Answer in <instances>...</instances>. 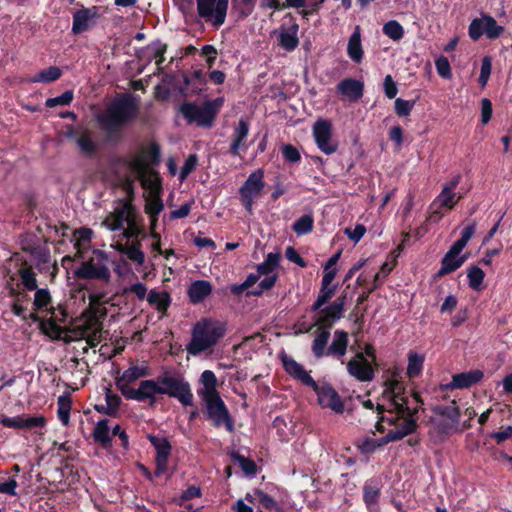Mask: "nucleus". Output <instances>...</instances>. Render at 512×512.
<instances>
[{
	"label": "nucleus",
	"mask_w": 512,
	"mask_h": 512,
	"mask_svg": "<svg viewBox=\"0 0 512 512\" xmlns=\"http://www.w3.org/2000/svg\"><path fill=\"white\" fill-rule=\"evenodd\" d=\"M381 401L382 403L377 404V410L380 413L385 411L386 414H382L379 418L377 428L382 432L387 431V433L384 440L378 444L374 440L366 441L364 449L367 452L373 451L376 446L383 443L402 439L416 428L413 415L418 410V397L415 395L412 399L416 402V406H410L400 367L393 366L385 372Z\"/></svg>",
	"instance_id": "nucleus-1"
},
{
	"label": "nucleus",
	"mask_w": 512,
	"mask_h": 512,
	"mask_svg": "<svg viewBox=\"0 0 512 512\" xmlns=\"http://www.w3.org/2000/svg\"><path fill=\"white\" fill-rule=\"evenodd\" d=\"M158 155L157 147H150L134 152L120 160L121 168L127 174L124 180V189L128 196L134 193V183L139 180L145 189V213L149 216L150 222L156 225L158 215L164 208L160 197L162 192L161 178L159 174L151 168V164Z\"/></svg>",
	"instance_id": "nucleus-2"
},
{
	"label": "nucleus",
	"mask_w": 512,
	"mask_h": 512,
	"mask_svg": "<svg viewBox=\"0 0 512 512\" xmlns=\"http://www.w3.org/2000/svg\"><path fill=\"white\" fill-rule=\"evenodd\" d=\"M102 226L112 232H121L123 238L127 240L125 243L112 244L113 249L126 255L138 266L144 264L145 254L142 250V243L137 239L142 233V226L136 208L132 204L131 196H128V199L116 206L104 218Z\"/></svg>",
	"instance_id": "nucleus-3"
},
{
	"label": "nucleus",
	"mask_w": 512,
	"mask_h": 512,
	"mask_svg": "<svg viewBox=\"0 0 512 512\" xmlns=\"http://www.w3.org/2000/svg\"><path fill=\"white\" fill-rule=\"evenodd\" d=\"M197 394L206 409L208 418L216 427L224 425L228 431H233V422L229 411L217 391V377L211 370L202 372Z\"/></svg>",
	"instance_id": "nucleus-4"
},
{
	"label": "nucleus",
	"mask_w": 512,
	"mask_h": 512,
	"mask_svg": "<svg viewBox=\"0 0 512 512\" xmlns=\"http://www.w3.org/2000/svg\"><path fill=\"white\" fill-rule=\"evenodd\" d=\"M105 308L95 297H90L89 307L80 317L74 320L69 330L70 341L85 339L91 347L97 346L102 341V322Z\"/></svg>",
	"instance_id": "nucleus-5"
},
{
	"label": "nucleus",
	"mask_w": 512,
	"mask_h": 512,
	"mask_svg": "<svg viewBox=\"0 0 512 512\" xmlns=\"http://www.w3.org/2000/svg\"><path fill=\"white\" fill-rule=\"evenodd\" d=\"M225 325L212 319L198 321L192 329V337L187 345V352L191 355L211 349L225 335Z\"/></svg>",
	"instance_id": "nucleus-6"
},
{
	"label": "nucleus",
	"mask_w": 512,
	"mask_h": 512,
	"mask_svg": "<svg viewBox=\"0 0 512 512\" xmlns=\"http://www.w3.org/2000/svg\"><path fill=\"white\" fill-rule=\"evenodd\" d=\"M136 114V107L129 98H119L111 102L107 109L98 114L100 127L112 133L127 123Z\"/></svg>",
	"instance_id": "nucleus-7"
},
{
	"label": "nucleus",
	"mask_w": 512,
	"mask_h": 512,
	"mask_svg": "<svg viewBox=\"0 0 512 512\" xmlns=\"http://www.w3.org/2000/svg\"><path fill=\"white\" fill-rule=\"evenodd\" d=\"M160 394L177 399L183 406L193 405L190 383L179 373L165 372L158 376Z\"/></svg>",
	"instance_id": "nucleus-8"
},
{
	"label": "nucleus",
	"mask_w": 512,
	"mask_h": 512,
	"mask_svg": "<svg viewBox=\"0 0 512 512\" xmlns=\"http://www.w3.org/2000/svg\"><path fill=\"white\" fill-rule=\"evenodd\" d=\"M461 176H454L449 182L445 183L439 195L429 206V219L433 222H439L442 217L451 211L460 200L461 196L455 193L460 183Z\"/></svg>",
	"instance_id": "nucleus-9"
},
{
	"label": "nucleus",
	"mask_w": 512,
	"mask_h": 512,
	"mask_svg": "<svg viewBox=\"0 0 512 512\" xmlns=\"http://www.w3.org/2000/svg\"><path fill=\"white\" fill-rule=\"evenodd\" d=\"M96 257L83 261L75 270L76 277L80 279H95L108 283L111 279V272L105 263V254L97 251Z\"/></svg>",
	"instance_id": "nucleus-10"
},
{
	"label": "nucleus",
	"mask_w": 512,
	"mask_h": 512,
	"mask_svg": "<svg viewBox=\"0 0 512 512\" xmlns=\"http://www.w3.org/2000/svg\"><path fill=\"white\" fill-rule=\"evenodd\" d=\"M216 102H205L203 105L185 103L180 107V112L188 123H196L198 126L210 127L216 115Z\"/></svg>",
	"instance_id": "nucleus-11"
},
{
	"label": "nucleus",
	"mask_w": 512,
	"mask_h": 512,
	"mask_svg": "<svg viewBox=\"0 0 512 512\" xmlns=\"http://www.w3.org/2000/svg\"><path fill=\"white\" fill-rule=\"evenodd\" d=\"M0 424L7 428L24 429L35 435L43 436L47 425V420L43 415L22 414L14 417L3 416L0 418Z\"/></svg>",
	"instance_id": "nucleus-12"
},
{
	"label": "nucleus",
	"mask_w": 512,
	"mask_h": 512,
	"mask_svg": "<svg viewBox=\"0 0 512 512\" xmlns=\"http://www.w3.org/2000/svg\"><path fill=\"white\" fill-rule=\"evenodd\" d=\"M198 15L215 28L225 22L228 0H196Z\"/></svg>",
	"instance_id": "nucleus-13"
},
{
	"label": "nucleus",
	"mask_w": 512,
	"mask_h": 512,
	"mask_svg": "<svg viewBox=\"0 0 512 512\" xmlns=\"http://www.w3.org/2000/svg\"><path fill=\"white\" fill-rule=\"evenodd\" d=\"M504 31V26L499 25L490 15H482L479 18L473 19L468 28V34L474 41L482 36H486L490 40L497 39Z\"/></svg>",
	"instance_id": "nucleus-14"
},
{
	"label": "nucleus",
	"mask_w": 512,
	"mask_h": 512,
	"mask_svg": "<svg viewBox=\"0 0 512 512\" xmlns=\"http://www.w3.org/2000/svg\"><path fill=\"white\" fill-rule=\"evenodd\" d=\"M263 177V171L256 170L248 176L247 180L240 188L239 193L242 204L249 213H252L255 199L261 196V192L264 188Z\"/></svg>",
	"instance_id": "nucleus-15"
},
{
	"label": "nucleus",
	"mask_w": 512,
	"mask_h": 512,
	"mask_svg": "<svg viewBox=\"0 0 512 512\" xmlns=\"http://www.w3.org/2000/svg\"><path fill=\"white\" fill-rule=\"evenodd\" d=\"M313 137L317 147L326 155L336 152L338 144L332 139V124L329 120L319 119L313 125Z\"/></svg>",
	"instance_id": "nucleus-16"
},
{
	"label": "nucleus",
	"mask_w": 512,
	"mask_h": 512,
	"mask_svg": "<svg viewBox=\"0 0 512 512\" xmlns=\"http://www.w3.org/2000/svg\"><path fill=\"white\" fill-rule=\"evenodd\" d=\"M313 390L317 394L318 403L323 408H330L335 413H343L344 405L343 402L336 392V390L328 385L322 384L319 385L315 382V385L312 386Z\"/></svg>",
	"instance_id": "nucleus-17"
},
{
	"label": "nucleus",
	"mask_w": 512,
	"mask_h": 512,
	"mask_svg": "<svg viewBox=\"0 0 512 512\" xmlns=\"http://www.w3.org/2000/svg\"><path fill=\"white\" fill-rule=\"evenodd\" d=\"M348 373L361 382H369L374 378V368L371 361L364 357L362 352H357L347 363Z\"/></svg>",
	"instance_id": "nucleus-18"
},
{
	"label": "nucleus",
	"mask_w": 512,
	"mask_h": 512,
	"mask_svg": "<svg viewBox=\"0 0 512 512\" xmlns=\"http://www.w3.org/2000/svg\"><path fill=\"white\" fill-rule=\"evenodd\" d=\"M344 311V300L337 299L329 306L319 309L313 326L319 329L328 330L332 324L342 317Z\"/></svg>",
	"instance_id": "nucleus-19"
},
{
	"label": "nucleus",
	"mask_w": 512,
	"mask_h": 512,
	"mask_svg": "<svg viewBox=\"0 0 512 512\" xmlns=\"http://www.w3.org/2000/svg\"><path fill=\"white\" fill-rule=\"evenodd\" d=\"M148 438L150 443L156 449V469L154 475L158 477L164 474L167 470V462L171 453V445L164 437L150 435Z\"/></svg>",
	"instance_id": "nucleus-20"
},
{
	"label": "nucleus",
	"mask_w": 512,
	"mask_h": 512,
	"mask_svg": "<svg viewBox=\"0 0 512 512\" xmlns=\"http://www.w3.org/2000/svg\"><path fill=\"white\" fill-rule=\"evenodd\" d=\"M98 9L93 6L77 10L73 14L72 32L75 35L88 31L96 23Z\"/></svg>",
	"instance_id": "nucleus-21"
},
{
	"label": "nucleus",
	"mask_w": 512,
	"mask_h": 512,
	"mask_svg": "<svg viewBox=\"0 0 512 512\" xmlns=\"http://www.w3.org/2000/svg\"><path fill=\"white\" fill-rule=\"evenodd\" d=\"M282 363L285 371L294 379L298 380L305 386L312 387L315 385L314 379L310 373L297 361L288 355L282 356Z\"/></svg>",
	"instance_id": "nucleus-22"
},
{
	"label": "nucleus",
	"mask_w": 512,
	"mask_h": 512,
	"mask_svg": "<svg viewBox=\"0 0 512 512\" xmlns=\"http://www.w3.org/2000/svg\"><path fill=\"white\" fill-rule=\"evenodd\" d=\"M462 250L455 246H451L441 261V267L438 276L449 274L460 268L466 261V257L461 255Z\"/></svg>",
	"instance_id": "nucleus-23"
},
{
	"label": "nucleus",
	"mask_w": 512,
	"mask_h": 512,
	"mask_svg": "<svg viewBox=\"0 0 512 512\" xmlns=\"http://www.w3.org/2000/svg\"><path fill=\"white\" fill-rule=\"evenodd\" d=\"M363 90V82L353 78H345L337 85V92L348 101L359 100L363 95Z\"/></svg>",
	"instance_id": "nucleus-24"
},
{
	"label": "nucleus",
	"mask_w": 512,
	"mask_h": 512,
	"mask_svg": "<svg viewBox=\"0 0 512 512\" xmlns=\"http://www.w3.org/2000/svg\"><path fill=\"white\" fill-rule=\"evenodd\" d=\"M249 133V124L246 120L240 119L238 125L233 132V140L230 146V154L233 156L239 155L240 151H246L247 146L245 141Z\"/></svg>",
	"instance_id": "nucleus-25"
},
{
	"label": "nucleus",
	"mask_w": 512,
	"mask_h": 512,
	"mask_svg": "<svg viewBox=\"0 0 512 512\" xmlns=\"http://www.w3.org/2000/svg\"><path fill=\"white\" fill-rule=\"evenodd\" d=\"M483 378V372L480 370H470L467 372L455 374L451 382L447 385L450 389H464L476 384Z\"/></svg>",
	"instance_id": "nucleus-26"
},
{
	"label": "nucleus",
	"mask_w": 512,
	"mask_h": 512,
	"mask_svg": "<svg viewBox=\"0 0 512 512\" xmlns=\"http://www.w3.org/2000/svg\"><path fill=\"white\" fill-rule=\"evenodd\" d=\"M349 339L348 334L342 330H336L333 334V340L328 346V356H333L341 359V363L344 364L342 359L347 352Z\"/></svg>",
	"instance_id": "nucleus-27"
},
{
	"label": "nucleus",
	"mask_w": 512,
	"mask_h": 512,
	"mask_svg": "<svg viewBox=\"0 0 512 512\" xmlns=\"http://www.w3.org/2000/svg\"><path fill=\"white\" fill-rule=\"evenodd\" d=\"M380 495V485L375 479L366 481L363 488V497L365 504L370 512H379L378 499Z\"/></svg>",
	"instance_id": "nucleus-28"
},
{
	"label": "nucleus",
	"mask_w": 512,
	"mask_h": 512,
	"mask_svg": "<svg viewBox=\"0 0 512 512\" xmlns=\"http://www.w3.org/2000/svg\"><path fill=\"white\" fill-rule=\"evenodd\" d=\"M93 231L90 228L82 227L73 233L74 248L76 250L74 260L83 258V253L89 248Z\"/></svg>",
	"instance_id": "nucleus-29"
},
{
	"label": "nucleus",
	"mask_w": 512,
	"mask_h": 512,
	"mask_svg": "<svg viewBox=\"0 0 512 512\" xmlns=\"http://www.w3.org/2000/svg\"><path fill=\"white\" fill-rule=\"evenodd\" d=\"M212 285L206 280H196L188 287V297L193 304L202 302L212 293Z\"/></svg>",
	"instance_id": "nucleus-30"
},
{
	"label": "nucleus",
	"mask_w": 512,
	"mask_h": 512,
	"mask_svg": "<svg viewBox=\"0 0 512 512\" xmlns=\"http://www.w3.org/2000/svg\"><path fill=\"white\" fill-rule=\"evenodd\" d=\"M150 375L147 362L132 363L120 376L121 382H134L137 379Z\"/></svg>",
	"instance_id": "nucleus-31"
},
{
	"label": "nucleus",
	"mask_w": 512,
	"mask_h": 512,
	"mask_svg": "<svg viewBox=\"0 0 512 512\" xmlns=\"http://www.w3.org/2000/svg\"><path fill=\"white\" fill-rule=\"evenodd\" d=\"M298 29L299 26L297 24H293L290 28L280 31L278 40L281 48L286 51H292L298 46Z\"/></svg>",
	"instance_id": "nucleus-32"
},
{
	"label": "nucleus",
	"mask_w": 512,
	"mask_h": 512,
	"mask_svg": "<svg viewBox=\"0 0 512 512\" xmlns=\"http://www.w3.org/2000/svg\"><path fill=\"white\" fill-rule=\"evenodd\" d=\"M347 54L356 63H360L363 59V49L361 44L360 28L357 26L351 34L348 45Z\"/></svg>",
	"instance_id": "nucleus-33"
},
{
	"label": "nucleus",
	"mask_w": 512,
	"mask_h": 512,
	"mask_svg": "<svg viewBox=\"0 0 512 512\" xmlns=\"http://www.w3.org/2000/svg\"><path fill=\"white\" fill-rule=\"evenodd\" d=\"M139 392L141 397V402L150 401V403L155 402V396L160 394V386L158 382V378L156 380H143L139 384Z\"/></svg>",
	"instance_id": "nucleus-34"
},
{
	"label": "nucleus",
	"mask_w": 512,
	"mask_h": 512,
	"mask_svg": "<svg viewBox=\"0 0 512 512\" xmlns=\"http://www.w3.org/2000/svg\"><path fill=\"white\" fill-rule=\"evenodd\" d=\"M62 75L60 68L51 66L47 69L41 70L37 74L28 77L26 82L28 83H50L58 80Z\"/></svg>",
	"instance_id": "nucleus-35"
},
{
	"label": "nucleus",
	"mask_w": 512,
	"mask_h": 512,
	"mask_svg": "<svg viewBox=\"0 0 512 512\" xmlns=\"http://www.w3.org/2000/svg\"><path fill=\"white\" fill-rule=\"evenodd\" d=\"M316 335L312 343V352L316 358L328 356V340L330 338L329 330H322Z\"/></svg>",
	"instance_id": "nucleus-36"
},
{
	"label": "nucleus",
	"mask_w": 512,
	"mask_h": 512,
	"mask_svg": "<svg viewBox=\"0 0 512 512\" xmlns=\"http://www.w3.org/2000/svg\"><path fill=\"white\" fill-rule=\"evenodd\" d=\"M93 438L95 442L100 443L103 447H108L111 444V433L108 425V420L103 419L97 422L93 430Z\"/></svg>",
	"instance_id": "nucleus-37"
},
{
	"label": "nucleus",
	"mask_w": 512,
	"mask_h": 512,
	"mask_svg": "<svg viewBox=\"0 0 512 512\" xmlns=\"http://www.w3.org/2000/svg\"><path fill=\"white\" fill-rule=\"evenodd\" d=\"M408 358V365L406 369V374L409 378H416L418 377L422 370L424 365V356L420 355L414 351H410L407 355Z\"/></svg>",
	"instance_id": "nucleus-38"
},
{
	"label": "nucleus",
	"mask_w": 512,
	"mask_h": 512,
	"mask_svg": "<svg viewBox=\"0 0 512 512\" xmlns=\"http://www.w3.org/2000/svg\"><path fill=\"white\" fill-rule=\"evenodd\" d=\"M147 301L159 312L165 313L170 304V296L167 292L151 290L147 295Z\"/></svg>",
	"instance_id": "nucleus-39"
},
{
	"label": "nucleus",
	"mask_w": 512,
	"mask_h": 512,
	"mask_svg": "<svg viewBox=\"0 0 512 512\" xmlns=\"http://www.w3.org/2000/svg\"><path fill=\"white\" fill-rule=\"evenodd\" d=\"M382 31L389 39L398 42L405 34L403 26L396 20H390L383 25Z\"/></svg>",
	"instance_id": "nucleus-40"
},
{
	"label": "nucleus",
	"mask_w": 512,
	"mask_h": 512,
	"mask_svg": "<svg viewBox=\"0 0 512 512\" xmlns=\"http://www.w3.org/2000/svg\"><path fill=\"white\" fill-rule=\"evenodd\" d=\"M281 255L279 253H269L265 260L257 266L260 275L274 274L273 271L279 265Z\"/></svg>",
	"instance_id": "nucleus-41"
},
{
	"label": "nucleus",
	"mask_w": 512,
	"mask_h": 512,
	"mask_svg": "<svg viewBox=\"0 0 512 512\" xmlns=\"http://www.w3.org/2000/svg\"><path fill=\"white\" fill-rule=\"evenodd\" d=\"M57 415L60 422L67 426L70 420L71 401L68 397L61 396L57 401Z\"/></svg>",
	"instance_id": "nucleus-42"
},
{
	"label": "nucleus",
	"mask_w": 512,
	"mask_h": 512,
	"mask_svg": "<svg viewBox=\"0 0 512 512\" xmlns=\"http://www.w3.org/2000/svg\"><path fill=\"white\" fill-rule=\"evenodd\" d=\"M467 277L469 280V286L473 290L479 291L482 288L485 273L481 268L477 266L470 267L467 271Z\"/></svg>",
	"instance_id": "nucleus-43"
},
{
	"label": "nucleus",
	"mask_w": 512,
	"mask_h": 512,
	"mask_svg": "<svg viewBox=\"0 0 512 512\" xmlns=\"http://www.w3.org/2000/svg\"><path fill=\"white\" fill-rule=\"evenodd\" d=\"M335 289H336L335 286L329 287V286L321 285V289L319 291L317 299L315 300V302L313 303V305L311 307V310L313 312L318 311L324 304H326L331 299V297L333 296V294L335 292Z\"/></svg>",
	"instance_id": "nucleus-44"
},
{
	"label": "nucleus",
	"mask_w": 512,
	"mask_h": 512,
	"mask_svg": "<svg viewBox=\"0 0 512 512\" xmlns=\"http://www.w3.org/2000/svg\"><path fill=\"white\" fill-rule=\"evenodd\" d=\"M314 220L311 215H303L293 224V230L297 235H304L312 231Z\"/></svg>",
	"instance_id": "nucleus-45"
},
{
	"label": "nucleus",
	"mask_w": 512,
	"mask_h": 512,
	"mask_svg": "<svg viewBox=\"0 0 512 512\" xmlns=\"http://www.w3.org/2000/svg\"><path fill=\"white\" fill-rule=\"evenodd\" d=\"M19 276L23 286L27 290H36L37 280L36 275L31 267H24L19 270Z\"/></svg>",
	"instance_id": "nucleus-46"
},
{
	"label": "nucleus",
	"mask_w": 512,
	"mask_h": 512,
	"mask_svg": "<svg viewBox=\"0 0 512 512\" xmlns=\"http://www.w3.org/2000/svg\"><path fill=\"white\" fill-rule=\"evenodd\" d=\"M105 401L106 406L103 407V411L108 415H114L117 412L121 403L120 396L112 392L111 390L106 389Z\"/></svg>",
	"instance_id": "nucleus-47"
},
{
	"label": "nucleus",
	"mask_w": 512,
	"mask_h": 512,
	"mask_svg": "<svg viewBox=\"0 0 512 512\" xmlns=\"http://www.w3.org/2000/svg\"><path fill=\"white\" fill-rule=\"evenodd\" d=\"M75 141L80 151L86 155H91L96 149L95 142L87 133L80 134L76 137Z\"/></svg>",
	"instance_id": "nucleus-48"
},
{
	"label": "nucleus",
	"mask_w": 512,
	"mask_h": 512,
	"mask_svg": "<svg viewBox=\"0 0 512 512\" xmlns=\"http://www.w3.org/2000/svg\"><path fill=\"white\" fill-rule=\"evenodd\" d=\"M130 383L131 382H121V379L117 381V385L125 398L141 402L139 387L133 388L130 386Z\"/></svg>",
	"instance_id": "nucleus-49"
},
{
	"label": "nucleus",
	"mask_w": 512,
	"mask_h": 512,
	"mask_svg": "<svg viewBox=\"0 0 512 512\" xmlns=\"http://www.w3.org/2000/svg\"><path fill=\"white\" fill-rule=\"evenodd\" d=\"M130 383L131 382H121V379L117 381V385L125 398L141 402L139 387L133 388L130 386Z\"/></svg>",
	"instance_id": "nucleus-50"
},
{
	"label": "nucleus",
	"mask_w": 512,
	"mask_h": 512,
	"mask_svg": "<svg viewBox=\"0 0 512 512\" xmlns=\"http://www.w3.org/2000/svg\"><path fill=\"white\" fill-rule=\"evenodd\" d=\"M73 97H74V95H73L72 91H65L60 96L47 99L45 105L49 108H54L56 106L69 105L72 102Z\"/></svg>",
	"instance_id": "nucleus-51"
},
{
	"label": "nucleus",
	"mask_w": 512,
	"mask_h": 512,
	"mask_svg": "<svg viewBox=\"0 0 512 512\" xmlns=\"http://www.w3.org/2000/svg\"><path fill=\"white\" fill-rule=\"evenodd\" d=\"M51 302V296L47 289H38L34 296L35 309H46Z\"/></svg>",
	"instance_id": "nucleus-52"
},
{
	"label": "nucleus",
	"mask_w": 512,
	"mask_h": 512,
	"mask_svg": "<svg viewBox=\"0 0 512 512\" xmlns=\"http://www.w3.org/2000/svg\"><path fill=\"white\" fill-rule=\"evenodd\" d=\"M475 229V223L466 226L461 232V237L456 242H454L453 246L459 248L460 250H463L467 243L470 241L473 234L475 233Z\"/></svg>",
	"instance_id": "nucleus-53"
},
{
	"label": "nucleus",
	"mask_w": 512,
	"mask_h": 512,
	"mask_svg": "<svg viewBox=\"0 0 512 512\" xmlns=\"http://www.w3.org/2000/svg\"><path fill=\"white\" fill-rule=\"evenodd\" d=\"M491 71H492V62H491L490 57L486 56L482 59L481 71H480V75H479V79H478L482 88H484L487 85Z\"/></svg>",
	"instance_id": "nucleus-54"
},
{
	"label": "nucleus",
	"mask_w": 512,
	"mask_h": 512,
	"mask_svg": "<svg viewBox=\"0 0 512 512\" xmlns=\"http://www.w3.org/2000/svg\"><path fill=\"white\" fill-rule=\"evenodd\" d=\"M198 164V158L195 154H191L187 157V159L184 162V165L181 168L180 171V181H184L188 175L195 170L196 166Z\"/></svg>",
	"instance_id": "nucleus-55"
},
{
	"label": "nucleus",
	"mask_w": 512,
	"mask_h": 512,
	"mask_svg": "<svg viewBox=\"0 0 512 512\" xmlns=\"http://www.w3.org/2000/svg\"><path fill=\"white\" fill-rule=\"evenodd\" d=\"M345 235L354 243H358L366 233V227L363 224H356L354 228L346 227Z\"/></svg>",
	"instance_id": "nucleus-56"
},
{
	"label": "nucleus",
	"mask_w": 512,
	"mask_h": 512,
	"mask_svg": "<svg viewBox=\"0 0 512 512\" xmlns=\"http://www.w3.org/2000/svg\"><path fill=\"white\" fill-rule=\"evenodd\" d=\"M202 495V492H201V489L200 487L198 486H195V485H192V486H189L183 493L182 495L179 497L178 500H176V503L179 505V506H182L185 504L186 501H189L193 498H199L201 497Z\"/></svg>",
	"instance_id": "nucleus-57"
},
{
	"label": "nucleus",
	"mask_w": 512,
	"mask_h": 512,
	"mask_svg": "<svg viewBox=\"0 0 512 512\" xmlns=\"http://www.w3.org/2000/svg\"><path fill=\"white\" fill-rule=\"evenodd\" d=\"M435 66H436L437 73L442 78H445V79L451 78V76H452L451 67H450L449 60L446 57L441 56V57L437 58L435 61Z\"/></svg>",
	"instance_id": "nucleus-58"
},
{
	"label": "nucleus",
	"mask_w": 512,
	"mask_h": 512,
	"mask_svg": "<svg viewBox=\"0 0 512 512\" xmlns=\"http://www.w3.org/2000/svg\"><path fill=\"white\" fill-rule=\"evenodd\" d=\"M415 102L414 101H408L401 98H397L395 100V112L398 116H408L413 107Z\"/></svg>",
	"instance_id": "nucleus-59"
},
{
	"label": "nucleus",
	"mask_w": 512,
	"mask_h": 512,
	"mask_svg": "<svg viewBox=\"0 0 512 512\" xmlns=\"http://www.w3.org/2000/svg\"><path fill=\"white\" fill-rule=\"evenodd\" d=\"M167 46L161 42L154 43L149 49L151 50V56L155 59L157 67L160 68L164 62V53L166 52Z\"/></svg>",
	"instance_id": "nucleus-60"
},
{
	"label": "nucleus",
	"mask_w": 512,
	"mask_h": 512,
	"mask_svg": "<svg viewBox=\"0 0 512 512\" xmlns=\"http://www.w3.org/2000/svg\"><path fill=\"white\" fill-rule=\"evenodd\" d=\"M235 460L237 461V463L239 464V466L241 467V469L244 471L245 474H247V475L256 474L257 467H256V464L254 463V461H252L242 455H237L235 457Z\"/></svg>",
	"instance_id": "nucleus-61"
},
{
	"label": "nucleus",
	"mask_w": 512,
	"mask_h": 512,
	"mask_svg": "<svg viewBox=\"0 0 512 512\" xmlns=\"http://www.w3.org/2000/svg\"><path fill=\"white\" fill-rule=\"evenodd\" d=\"M392 269H393V266L391 264H389L388 262H385L384 264H382L380 272H378L374 275L373 285L370 288V292L379 287L382 279L385 278L392 271Z\"/></svg>",
	"instance_id": "nucleus-62"
},
{
	"label": "nucleus",
	"mask_w": 512,
	"mask_h": 512,
	"mask_svg": "<svg viewBox=\"0 0 512 512\" xmlns=\"http://www.w3.org/2000/svg\"><path fill=\"white\" fill-rule=\"evenodd\" d=\"M255 495L263 507L267 509H276L278 511L279 508L277 502L273 497L263 491H256Z\"/></svg>",
	"instance_id": "nucleus-63"
},
{
	"label": "nucleus",
	"mask_w": 512,
	"mask_h": 512,
	"mask_svg": "<svg viewBox=\"0 0 512 512\" xmlns=\"http://www.w3.org/2000/svg\"><path fill=\"white\" fill-rule=\"evenodd\" d=\"M493 109L492 103L488 98H483L481 100V122L482 124H487L492 117Z\"/></svg>",
	"instance_id": "nucleus-64"
}]
</instances>
